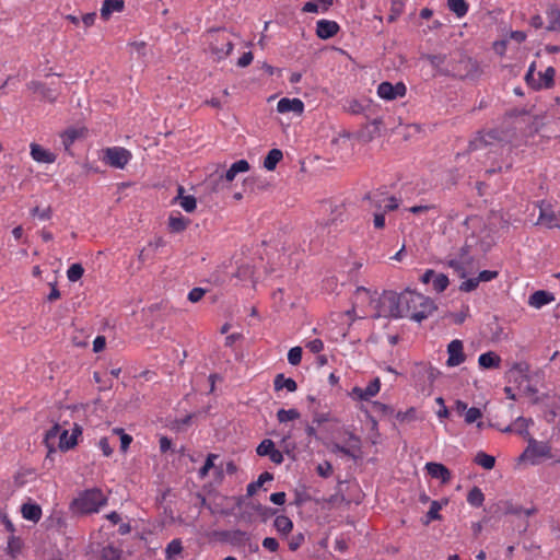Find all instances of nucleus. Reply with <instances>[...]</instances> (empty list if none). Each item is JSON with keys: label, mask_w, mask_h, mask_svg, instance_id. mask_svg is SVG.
<instances>
[{"label": "nucleus", "mask_w": 560, "mask_h": 560, "mask_svg": "<svg viewBox=\"0 0 560 560\" xmlns=\"http://www.w3.org/2000/svg\"><path fill=\"white\" fill-rule=\"evenodd\" d=\"M220 535L222 540L237 547L243 546L250 540L249 535L241 529L224 530Z\"/></svg>", "instance_id": "obj_17"}, {"label": "nucleus", "mask_w": 560, "mask_h": 560, "mask_svg": "<svg viewBox=\"0 0 560 560\" xmlns=\"http://www.w3.org/2000/svg\"><path fill=\"white\" fill-rule=\"evenodd\" d=\"M302 348L301 347H293L288 352V361L292 365H298L301 363L302 360Z\"/></svg>", "instance_id": "obj_51"}, {"label": "nucleus", "mask_w": 560, "mask_h": 560, "mask_svg": "<svg viewBox=\"0 0 560 560\" xmlns=\"http://www.w3.org/2000/svg\"><path fill=\"white\" fill-rule=\"evenodd\" d=\"M445 264L448 268H452L459 278H465L467 276V270L462 261L457 259H448Z\"/></svg>", "instance_id": "obj_48"}, {"label": "nucleus", "mask_w": 560, "mask_h": 560, "mask_svg": "<svg viewBox=\"0 0 560 560\" xmlns=\"http://www.w3.org/2000/svg\"><path fill=\"white\" fill-rule=\"evenodd\" d=\"M447 8L457 18H463L468 12V3L465 0H447Z\"/></svg>", "instance_id": "obj_35"}, {"label": "nucleus", "mask_w": 560, "mask_h": 560, "mask_svg": "<svg viewBox=\"0 0 560 560\" xmlns=\"http://www.w3.org/2000/svg\"><path fill=\"white\" fill-rule=\"evenodd\" d=\"M436 310L438 306L432 299L407 289L406 316L421 323Z\"/></svg>", "instance_id": "obj_2"}, {"label": "nucleus", "mask_w": 560, "mask_h": 560, "mask_svg": "<svg viewBox=\"0 0 560 560\" xmlns=\"http://www.w3.org/2000/svg\"><path fill=\"white\" fill-rule=\"evenodd\" d=\"M407 290L401 293L384 291L378 300V315L392 318L406 316Z\"/></svg>", "instance_id": "obj_3"}, {"label": "nucleus", "mask_w": 560, "mask_h": 560, "mask_svg": "<svg viewBox=\"0 0 560 560\" xmlns=\"http://www.w3.org/2000/svg\"><path fill=\"white\" fill-rule=\"evenodd\" d=\"M468 315H469V306L468 305H465L459 313H456V314L450 313V316H452L454 318V322L457 325L463 324L465 322V319L468 317Z\"/></svg>", "instance_id": "obj_59"}, {"label": "nucleus", "mask_w": 560, "mask_h": 560, "mask_svg": "<svg viewBox=\"0 0 560 560\" xmlns=\"http://www.w3.org/2000/svg\"><path fill=\"white\" fill-rule=\"evenodd\" d=\"M404 2L400 0H394L390 5V14L388 15V22H395L404 11Z\"/></svg>", "instance_id": "obj_49"}, {"label": "nucleus", "mask_w": 560, "mask_h": 560, "mask_svg": "<svg viewBox=\"0 0 560 560\" xmlns=\"http://www.w3.org/2000/svg\"><path fill=\"white\" fill-rule=\"evenodd\" d=\"M218 458L217 454H209L206 458L203 466L199 469V477L205 478L209 470L214 467V459Z\"/></svg>", "instance_id": "obj_52"}, {"label": "nucleus", "mask_w": 560, "mask_h": 560, "mask_svg": "<svg viewBox=\"0 0 560 560\" xmlns=\"http://www.w3.org/2000/svg\"><path fill=\"white\" fill-rule=\"evenodd\" d=\"M555 74L556 70L552 67H548L544 72H538V83L536 84L537 88L540 89H549L555 83Z\"/></svg>", "instance_id": "obj_26"}, {"label": "nucleus", "mask_w": 560, "mask_h": 560, "mask_svg": "<svg viewBox=\"0 0 560 560\" xmlns=\"http://www.w3.org/2000/svg\"><path fill=\"white\" fill-rule=\"evenodd\" d=\"M555 296L552 295V293L544 290H538L529 296L528 304L533 307L540 308L544 305L552 302Z\"/></svg>", "instance_id": "obj_22"}, {"label": "nucleus", "mask_w": 560, "mask_h": 560, "mask_svg": "<svg viewBox=\"0 0 560 560\" xmlns=\"http://www.w3.org/2000/svg\"><path fill=\"white\" fill-rule=\"evenodd\" d=\"M482 70L476 59L463 50H454L450 54V75L459 80H477Z\"/></svg>", "instance_id": "obj_1"}, {"label": "nucleus", "mask_w": 560, "mask_h": 560, "mask_svg": "<svg viewBox=\"0 0 560 560\" xmlns=\"http://www.w3.org/2000/svg\"><path fill=\"white\" fill-rule=\"evenodd\" d=\"M22 516L33 523H37L42 517V508L32 502H26L21 506Z\"/></svg>", "instance_id": "obj_21"}, {"label": "nucleus", "mask_w": 560, "mask_h": 560, "mask_svg": "<svg viewBox=\"0 0 560 560\" xmlns=\"http://www.w3.org/2000/svg\"><path fill=\"white\" fill-rule=\"evenodd\" d=\"M345 109L350 114L359 115V114H362L365 108L359 101L350 100L347 102Z\"/></svg>", "instance_id": "obj_53"}, {"label": "nucleus", "mask_w": 560, "mask_h": 560, "mask_svg": "<svg viewBox=\"0 0 560 560\" xmlns=\"http://www.w3.org/2000/svg\"><path fill=\"white\" fill-rule=\"evenodd\" d=\"M83 273H84V269H83L82 265L73 264L69 267V269L67 271V277H68L69 281L75 282L79 279H81Z\"/></svg>", "instance_id": "obj_47"}, {"label": "nucleus", "mask_w": 560, "mask_h": 560, "mask_svg": "<svg viewBox=\"0 0 560 560\" xmlns=\"http://www.w3.org/2000/svg\"><path fill=\"white\" fill-rule=\"evenodd\" d=\"M273 526L279 534L288 536L293 529V522L285 515H277Z\"/></svg>", "instance_id": "obj_27"}, {"label": "nucleus", "mask_w": 560, "mask_h": 560, "mask_svg": "<svg viewBox=\"0 0 560 560\" xmlns=\"http://www.w3.org/2000/svg\"><path fill=\"white\" fill-rule=\"evenodd\" d=\"M275 389L281 390L282 388H285L288 392H295L298 388L296 382L291 377H284L283 374H278L275 377L273 381Z\"/></svg>", "instance_id": "obj_28"}, {"label": "nucleus", "mask_w": 560, "mask_h": 560, "mask_svg": "<svg viewBox=\"0 0 560 560\" xmlns=\"http://www.w3.org/2000/svg\"><path fill=\"white\" fill-rule=\"evenodd\" d=\"M31 155L39 163H54L56 160V155L54 153L45 150L37 143L31 144Z\"/></svg>", "instance_id": "obj_20"}, {"label": "nucleus", "mask_w": 560, "mask_h": 560, "mask_svg": "<svg viewBox=\"0 0 560 560\" xmlns=\"http://www.w3.org/2000/svg\"><path fill=\"white\" fill-rule=\"evenodd\" d=\"M262 547L271 552H276L279 549V542L273 537H266L262 540Z\"/></svg>", "instance_id": "obj_64"}, {"label": "nucleus", "mask_w": 560, "mask_h": 560, "mask_svg": "<svg viewBox=\"0 0 560 560\" xmlns=\"http://www.w3.org/2000/svg\"><path fill=\"white\" fill-rule=\"evenodd\" d=\"M339 31L340 26L335 21L323 19L316 23V35L320 39H329L334 37Z\"/></svg>", "instance_id": "obj_14"}, {"label": "nucleus", "mask_w": 560, "mask_h": 560, "mask_svg": "<svg viewBox=\"0 0 560 560\" xmlns=\"http://www.w3.org/2000/svg\"><path fill=\"white\" fill-rule=\"evenodd\" d=\"M179 205L186 212H192L197 207V200L194 196L188 195L186 197H182Z\"/></svg>", "instance_id": "obj_54"}, {"label": "nucleus", "mask_w": 560, "mask_h": 560, "mask_svg": "<svg viewBox=\"0 0 560 560\" xmlns=\"http://www.w3.org/2000/svg\"><path fill=\"white\" fill-rule=\"evenodd\" d=\"M539 222L547 228H560V215L556 214L551 206L544 201L539 206Z\"/></svg>", "instance_id": "obj_12"}, {"label": "nucleus", "mask_w": 560, "mask_h": 560, "mask_svg": "<svg viewBox=\"0 0 560 560\" xmlns=\"http://www.w3.org/2000/svg\"><path fill=\"white\" fill-rule=\"evenodd\" d=\"M107 503V498L98 488L82 491L71 503L75 513L91 514L98 512L100 508Z\"/></svg>", "instance_id": "obj_4"}, {"label": "nucleus", "mask_w": 560, "mask_h": 560, "mask_svg": "<svg viewBox=\"0 0 560 560\" xmlns=\"http://www.w3.org/2000/svg\"><path fill=\"white\" fill-rule=\"evenodd\" d=\"M275 448V443L269 439H265L257 446L256 452L259 456H268Z\"/></svg>", "instance_id": "obj_50"}, {"label": "nucleus", "mask_w": 560, "mask_h": 560, "mask_svg": "<svg viewBox=\"0 0 560 560\" xmlns=\"http://www.w3.org/2000/svg\"><path fill=\"white\" fill-rule=\"evenodd\" d=\"M283 153L279 149H271L264 160V167L268 171H273L277 164L282 160Z\"/></svg>", "instance_id": "obj_29"}, {"label": "nucleus", "mask_w": 560, "mask_h": 560, "mask_svg": "<svg viewBox=\"0 0 560 560\" xmlns=\"http://www.w3.org/2000/svg\"><path fill=\"white\" fill-rule=\"evenodd\" d=\"M205 293H206L205 289H202V288H194L188 293V300L190 302H192V303L199 302L202 299V296L205 295Z\"/></svg>", "instance_id": "obj_63"}, {"label": "nucleus", "mask_w": 560, "mask_h": 560, "mask_svg": "<svg viewBox=\"0 0 560 560\" xmlns=\"http://www.w3.org/2000/svg\"><path fill=\"white\" fill-rule=\"evenodd\" d=\"M189 223H190V220L186 219L182 215H179V217L171 215L168 218V229L173 233L183 232L188 226Z\"/></svg>", "instance_id": "obj_32"}, {"label": "nucleus", "mask_w": 560, "mask_h": 560, "mask_svg": "<svg viewBox=\"0 0 560 560\" xmlns=\"http://www.w3.org/2000/svg\"><path fill=\"white\" fill-rule=\"evenodd\" d=\"M513 166V160L506 159L503 164H498L497 166H492L486 171V174H495L501 173L503 171H510Z\"/></svg>", "instance_id": "obj_56"}, {"label": "nucleus", "mask_w": 560, "mask_h": 560, "mask_svg": "<svg viewBox=\"0 0 560 560\" xmlns=\"http://www.w3.org/2000/svg\"><path fill=\"white\" fill-rule=\"evenodd\" d=\"M381 389V381L378 377H375L366 388L353 387L351 390V396L359 400H369L371 397H374Z\"/></svg>", "instance_id": "obj_13"}, {"label": "nucleus", "mask_w": 560, "mask_h": 560, "mask_svg": "<svg viewBox=\"0 0 560 560\" xmlns=\"http://www.w3.org/2000/svg\"><path fill=\"white\" fill-rule=\"evenodd\" d=\"M529 365L526 362H516L509 371L510 377H513L515 382L527 381V373Z\"/></svg>", "instance_id": "obj_25"}, {"label": "nucleus", "mask_w": 560, "mask_h": 560, "mask_svg": "<svg viewBox=\"0 0 560 560\" xmlns=\"http://www.w3.org/2000/svg\"><path fill=\"white\" fill-rule=\"evenodd\" d=\"M22 546V540L19 537L11 535L8 539L7 552L12 558H16V556L21 552Z\"/></svg>", "instance_id": "obj_40"}, {"label": "nucleus", "mask_w": 560, "mask_h": 560, "mask_svg": "<svg viewBox=\"0 0 560 560\" xmlns=\"http://www.w3.org/2000/svg\"><path fill=\"white\" fill-rule=\"evenodd\" d=\"M447 499H444L442 502L432 501L427 513V520L424 521V524H429L431 521L441 520L440 510L442 509L443 504H447Z\"/></svg>", "instance_id": "obj_36"}, {"label": "nucleus", "mask_w": 560, "mask_h": 560, "mask_svg": "<svg viewBox=\"0 0 560 560\" xmlns=\"http://www.w3.org/2000/svg\"><path fill=\"white\" fill-rule=\"evenodd\" d=\"M547 16L549 24L547 26V31L549 32H560V10L550 9L547 11Z\"/></svg>", "instance_id": "obj_39"}, {"label": "nucleus", "mask_w": 560, "mask_h": 560, "mask_svg": "<svg viewBox=\"0 0 560 560\" xmlns=\"http://www.w3.org/2000/svg\"><path fill=\"white\" fill-rule=\"evenodd\" d=\"M303 109H304V104L299 98L290 100V98L283 97L278 102V105H277V110L282 114L290 113V112L301 114L303 112Z\"/></svg>", "instance_id": "obj_18"}, {"label": "nucleus", "mask_w": 560, "mask_h": 560, "mask_svg": "<svg viewBox=\"0 0 560 560\" xmlns=\"http://www.w3.org/2000/svg\"><path fill=\"white\" fill-rule=\"evenodd\" d=\"M124 8V0H104L101 8V18L107 21L114 12H121Z\"/></svg>", "instance_id": "obj_19"}, {"label": "nucleus", "mask_w": 560, "mask_h": 560, "mask_svg": "<svg viewBox=\"0 0 560 560\" xmlns=\"http://www.w3.org/2000/svg\"><path fill=\"white\" fill-rule=\"evenodd\" d=\"M425 469L432 478L440 479L442 483H448L451 481L452 474L450 469L441 463H427Z\"/></svg>", "instance_id": "obj_15"}, {"label": "nucleus", "mask_w": 560, "mask_h": 560, "mask_svg": "<svg viewBox=\"0 0 560 560\" xmlns=\"http://www.w3.org/2000/svg\"><path fill=\"white\" fill-rule=\"evenodd\" d=\"M131 159V153L121 147H113L104 150L103 161L115 168H124Z\"/></svg>", "instance_id": "obj_8"}, {"label": "nucleus", "mask_w": 560, "mask_h": 560, "mask_svg": "<svg viewBox=\"0 0 560 560\" xmlns=\"http://www.w3.org/2000/svg\"><path fill=\"white\" fill-rule=\"evenodd\" d=\"M31 214L34 217H38L42 220H48L51 217V208L48 207L44 210H40L39 207H35L32 209Z\"/></svg>", "instance_id": "obj_60"}, {"label": "nucleus", "mask_w": 560, "mask_h": 560, "mask_svg": "<svg viewBox=\"0 0 560 560\" xmlns=\"http://www.w3.org/2000/svg\"><path fill=\"white\" fill-rule=\"evenodd\" d=\"M300 418V412L296 409H280L277 412V419L279 422L283 423L287 421L295 420Z\"/></svg>", "instance_id": "obj_43"}, {"label": "nucleus", "mask_w": 560, "mask_h": 560, "mask_svg": "<svg viewBox=\"0 0 560 560\" xmlns=\"http://www.w3.org/2000/svg\"><path fill=\"white\" fill-rule=\"evenodd\" d=\"M121 551L114 546H106L101 553L102 560H120Z\"/></svg>", "instance_id": "obj_45"}, {"label": "nucleus", "mask_w": 560, "mask_h": 560, "mask_svg": "<svg viewBox=\"0 0 560 560\" xmlns=\"http://www.w3.org/2000/svg\"><path fill=\"white\" fill-rule=\"evenodd\" d=\"M27 89L33 92L40 93L43 100L48 102H55L59 91L57 88L46 86L44 83L39 81H31L27 83Z\"/></svg>", "instance_id": "obj_16"}, {"label": "nucleus", "mask_w": 560, "mask_h": 560, "mask_svg": "<svg viewBox=\"0 0 560 560\" xmlns=\"http://www.w3.org/2000/svg\"><path fill=\"white\" fill-rule=\"evenodd\" d=\"M305 536L303 533L295 534L289 540V549L291 551L298 550L304 542Z\"/></svg>", "instance_id": "obj_57"}, {"label": "nucleus", "mask_w": 560, "mask_h": 560, "mask_svg": "<svg viewBox=\"0 0 560 560\" xmlns=\"http://www.w3.org/2000/svg\"><path fill=\"white\" fill-rule=\"evenodd\" d=\"M77 443H78V441H77L75 434L69 435L67 430H62V432L59 435V442H58V447L61 451L71 450L72 447H74L77 445Z\"/></svg>", "instance_id": "obj_31"}, {"label": "nucleus", "mask_w": 560, "mask_h": 560, "mask_svg": "<svg viewBox=\"0 0 560 560\" xmlns=\"http://www.w3.org/2000/svg\"><path fill=\"white\" fill-rule=\"evenodd\" d=\"M79 137V131L77 129H68L61 136L62 145L66 151H69L70 147L73 144L75 139Z\"/></svg>", "instance_id": "obj_42"}, {"label": "nucleus", "mask_w": 560, "mask_h": 560, "mask_svg": "<svg viewBox=\"0 0 560 560\" xmlns=\"http://www.w3.org/2000/svg\"><path fill=\"white\" fill-rule=\"evenodd\" d=\"M363 200H369L373 207H375L376 209H381L382 203L385 200V192L381 190L368 192L364 195Z\"/></svg>", "instance_id": "obj_41"}, {"label": "nucleus", "mask_w": 560, "mask_h": 560, "mask_svg": "<svg viewBox=\"0 0 560 560\" xmlns=\"http://www.w3.org/2000/svg\"><path fill=\"white\" fill-rule=\"evenodd\" d=\"M450 284V280L446 275L444 273H435L433 278V289L436 292H443L446 290L447 285Z\"/></svg>", "instance_id": "obj_46"}, {"label": "nucleus", "mask_w": 560, "mask_h": 560, "mask_svg": "<svg viewBox=\"0 0 560 560\" xmlns=\"http://www.w3.org/2000/svg\"><path fill=\"white\" fill-rule=\"evenodd\" d=\"M501 358L494 352H486L480 354L478 363L483 369H497L500 366Z\"/></svg>", "instance_id": "obj_24"}, {"label": "nucleus", "mask_w": 560, "mask_h": 560, "mask_svg": "<svg viewBox=\"0 0 560 560\" xmlns=\"http://www.w3.org/2000/svg\"><path fill=\"white\" fill-rule=\"evenodd\" d=\"M497 148L503 152H511L512 147L509 144L508 132L499 129H491L486 133L479 135L469 142V150H480L486 148Z\"/></svg>", "instance_id": "obj_5"}, {"label": "nucleus", "mask_w": 560, "mask_h": 560, "mask_svg": "<svg viewBox=\"0 0 560 560\" xmlns=\"http://www.w3.org/2000/svg\"><path fill=\"white\" fill-rule=\"evenodd\" d=\"M250 508L260 516L262 522H267L272 516H276L278 510L275 508H270L267 505H262L261 503H252Z\"/></svg>", "instance_id": "obj_30"}, {"label": "nucleus", "mask_w": 560, "mask_h": 560, "mask_svg": "<svg viewBox=\"0 0 560 560\" xmlns=\"http://www.w3.org/2000/svg\"><path fill=\"white\" fill-rule=\"evenodd\" d=\"M448 359L447 366H457L466 360L463 342L458 339L451 341L447 346Z\"/></svg>", "instance_id": "obj_11"}, {"label": "nucleus", "mask_w": 560, "mask_h": 560, "mask_svg": "<svg viewBox=\"0 0 560 560\" xmlns=\"http://www.w3.org/2000/svg\"><path fill=\"white\" fill-rule=\"evenodd\" d=\"M406 85L402 82H398L393 85L390 82H382L377 88V94L381 98L386 101H393L397 97H402L406 94Z\"/></svg>", "instance_id": "obj_10"}, {"label": "nucleus", "mask_w": 560, "mask_h": 560, "mask_svg": "<svg viewBox=\"0 0 560 560\" xmlns=\"http://www.w3.org/2000/svg\"><path fill=\"white\" fill-rule=\"evenodd\" d=\"M62 432L60 425L55 423L45 434L44 442L49 450H52L56 442H59V435Z\"/></svg>", "instance_id": "obj_33"}, {"label": "nucleus", "mask_w": 560, "mask_h": 560, "mask_svg": "<svg viewBox=\"0 0 560 560\" xmlns=\"http://www.w3.org/2000/svg\"><path fill=\"white\" fill-rule=\"evenodd\" d=\"M528 445L521 455L520 459H529L533 465L538 464V458H552L551 446L547 442H538L529 436Z\"/></svg>", "instance_id": "obj_7"}, {"label": "nucleus", "mask_w": 560, "mask_h": 560, "mask_svg": "<svg viewBox=\"0 0 560 560\" xmlns=\"http://www.w3.org/2000/svg\"><path fill=\"white\" fill-rule=\"evenodd\" d=\"M420 58L431 65L435 70V74L450 75V56L447 57L444 54H421Z\"/></svg>", "instance_id": "obj_9"}, {"label": "nucleus", "mask_w": 560, "mask_h": 560, "mask_svg": "<svg viewBox=\"0 0 560 560\" xmlns=\"http://www.w3.org/2000/svg\"><path fill=\"white\" fill-rule=\"evenodd\" d=\"M498 271H494V270H483L481 272H479L477 279H478V282H488V281H491L493 279H495L498 277Z\"/></svg>", "instance_id": "obj_61"}, {"label": "nucleus", "mask_w": 560, "mask_h": 560, "mask_svg": "<svg viewBox=\"0 0 560 560\" xmlns=\"http://www.w3.org/2000/svg\"><path fill=\"white\" fill-rule=\"evenodd\" d=\"M533 423L534 422L532 418L518 417L514 422L515 432L528 440V438L530 436L528 432V427L532 425Z\"/></svg>", "instance_id": "obj_34"}, {"label": "nucleus", "mask_w": 560, "mask_h": 560, "mask_svg": "<svg viewBox=\"0 0 560 560\" xmlns=\"http://www.w3.org/2000/svg\"><path fill=\"white\" fill-rule=\"evenodd\" d=\"M485 494L481 489L478 487H474L469 490L467 494V502L475 508H480L483 504Z\"/></svg>", "instance_id": "obj_38"}, {"label": "nucleus", "mask_w": 560, "mask_h": 560, "mask_svg": "<svg viewBox=\"0 0 560 560\" xmlns=\"http://www.w3.org/2000/svg\"><path fill=\"white\" fill-rule=\"evenodd\" d=\"M474 462L485 469H492L495 465V458L485 452H478L475 456Z\"/></svg>", "instance_id": "obj_37"}, {"label": "nucleus", "mask_w": 560, "mask_h": 560, "mask_svg": "<svg viewBox=\"0 0 560 560\" xmlns=\"http://www.w3.org/2000/svg\"><path fill=\"white\" fill-rule=\"evenodd\" d=\"M316 470L320 477L327 478L332 472V466L329 462H325L324 464H319Z\"/></svg>", "instance_id": "obj_62"}, {"label": "nucleus", "mask_w": 560, "mask_h": 560, "mask_svg": "<svg viewBox=\"0 0 560 560\" xmlns=\"http://www.w3.org/2000/svg\"><path fill=\"white\" fill-rule=\"evenodd\" d=\"M209 36L210 50L218 60L226 58L232 52L234 44L225 28H212L209 31Z\"/></svg>", "instance_id": "obj_6"}, {"label": "nucleus", "mask_w": 560, "mask_h": 560, "mask_svg": "<svg viewBox=\"0 0 560 560\" xmlns=\"http://www.w3.org/2000/svg\"><path fill=\"white\" fill-rule=\"evenodd\" d=\"M182 550V541L179 539H173L165 549L166 558L172 560L175 556L179 555Z\"/></svg>", "instance_id": "obj_44"}, {"label": "nucleus", "mask_w": 560, "mask_h": 560, "mask_svg": "<svg viewBox=\"0 0 560 560\" xmlns=\"http://www.w3.org/2000/svg\"><path fill=\"white\" fill-rule=\"evenodd\" d=\"M249 170V164L246 160H240L231 165V167L221 175L220 178H225L226 182H232L238 173L246 172Z\"/></svg>", "instance_id": "obj_23"}, {"label": "nucleus", "mask_w": 560, "mask_h": 560, "mask_svg": "<svg viewBox=\"0 0 560 560\" xmlns=\"http://www.w3.org/2000/svg\"><path fill=\"white\" fill-rule=\"evenodd\" d=\"M481 416H482V413L479 408L470 407V408H467V410H466L465 421H466V423L471 424V423L476 422L479 418H481Z\"/></svg>", "instance_id": "obj_55"}, {"label": "nucleus", "mask_w": 560, "mask_h": 560, "mask_svg": "<svg viewBox=\"0 0 560 560\" xmlns=\"http://www.w3.org/2000/svg\"><path fill=\"white\" fill-rule=\"evenodd\" d=\"M478 285H479L478 279L471 278V279H467V280L463 281L462 284L459 285V290L463 292H471V291L476 290L478 288Z\"/></svg>", "instance_id": "obj_58"}]
</instances>
